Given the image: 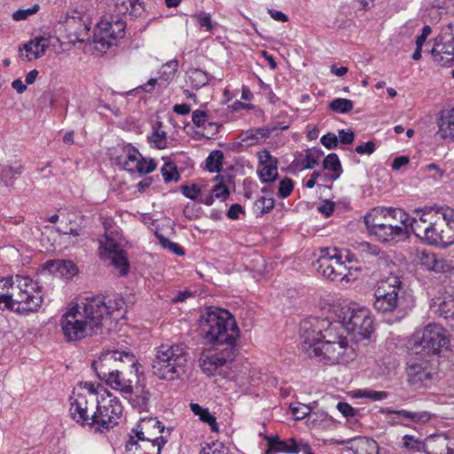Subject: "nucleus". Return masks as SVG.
I'll return each instance as SVG.
<instances>
[{"label":"nucleus","mask_w":454,"mask_h":454,"mask_svg":"<svg viewBox=\"0 0 454 454\" xmlns=\"http://www.w3.org/2000/svg\"><path fill=\"white\" fill-rule=\"evenodd\" d=\"M372 211H377L379 215L380 214L382 222L393 226L402 227L405 232V239L409 238L411 231V217L404 210L393 207H378Z\"/></svg>","instance_id":"21"},{"label":"nucleus","mask_w":454,"mask_h":454,"mask_svg":"<svg viewBox=\"0 0 454 454\" xmlns=\"http://www.w3.org/2000/svg\"><path fill=\"white\" fill-rule=\"evenodd\" d=\"M212 194L216 199L224 200L229 196V190L226 185L218 184L212 189Z\"/></svg>","instance_id":"61"},{"label":"nucleus","mask_w":454,"mask_h":454,"mask_svg":"<svg viewBox=\"0 0 454 454\" xmlns=\"http://www.w3.org/2000/svg\"><path fill=\"white\" fill-rule=\"evenodd\" d=\"M124 357L129 365L114 371L106 384L123 396H130L134 393V382L137 380L140 364L132 354L125 353Z\"/></svg>","instance_id":"15"},{"label":"nucleus","mask_w":454,"mask_h":454,"mask_svg":"<svg viewBox=\"0 0 454 454\" xmlns=\"http://www.w3.org/2000/svg\"><path fill=\"white\" fill-rule=\"evenodd\" d=\"M223 153L220 151L211 153L206 160L207 169L210 172H219L222 168Z\"/></svg>","instance_id":"47"},{"label":"nucleus","mask_w":454,"mask_h":454,"mask_svg":"<svg viewBox=\"0 0 454 454\" xmlns=\"http://www.w3.org/2000/svg\"><path fill=\"white\" fill-rule=\"evenodd\" d=\"M40 10L38 4H33L31 7L27 9H20L14 12L12 15V19L16 21L26 20L28 17L35 15Z\"/></svg>","instance_id":"52"},{"label":"nucleus","mask_w":454,"mask_h":454,"mask_svg":"<svg viewBox=\"0 0 454 454\" xmlns=\"http://www.w3.org/2000/svg\"><path fill=\"white\" fill-rule=\"evenodd\" d=\"M268 449L264 454H297L301 452L299 442L294 438L281 440L278 435L267 438Z\"/></svg>","instance_id":"27"},{"label":"nucleus","mask_w":454,"mask_h":454,"mask_svg":"<svg viewBox=\"0 0 454 454\" xmlns=\"http://www.w3.org/2000/svg\"><path fill=\"white\" fill-rule=\"evenodd\" d=\"M105 230L104 236L99 239L100 256L109 259L112 265L124 276L129 271V261L124 250L116 240L117 232L114 231V222L111 219L100 218Z\"/></svg>","instance_id":"10"},{"label":"nucleus","mask_w":454,"mask_h":454,"mask_svg":"<svg viewBox=\"0 0 454 454\" xmlns=\"http://www.w3.org/2000/svg\"><path fill=\"white\" fill-rule=\"evenodd\" d=\"M126 352L108 351L102 355L97 361H94L92 367L98 377L105 382L108 380L114 371H117L118 362H124V354Z\"/></svg>","instance_id":"19"},{"label":"nucleus","mask_w":454,"mask_h":454,"mask_svg":"<svg viewBox=\"0 0 454 454\" xmlns=\"http://www.w3.org/2000/svg\"><path fill=\"white\" fill-rule=\"evenodd\" d=\"M420 173L425 180L434 184L442 183L447 177L446 168L434 162L421 168Z\"/></svg>","instance_id":"31"},{"label":"nucleus","mask_w":454,"mask_h":454,"mask_svg":"<svg viewBox=\"0 0 454 454\" xmlns=\"http://www.w3.org/2000/svg\"><path fill=\"white\" fill-rule=\"evenodd\" d=\"M177 67L178 61L176 59L168 61L166 64L162 65L160 69V78L166 82L171 81L175 77Z\"/></svg>","instance_id":"45"},{"label":"nucleus","mask_w":454,"mask_h":454,"mask_svg":"<svg viewBox=\"0 0 454 454\" xmlns=\"http://www.w3.org/2000/svg\"><path fill=\"white\" fill-rule=\"evenodd\" d=\"M238 349L234 346H215L204 348L199 355L198 364L201 371L208 375H215L227 363L231 362Z\"/></svg>","instance_id":"14"},{"label":"nucleus","mask_w":454,"mask_h":454,"mask_svg":"<svg viewBox=\"0 0 454 454\" xmlns=\"http://www.w3.org/2000/svg\"><path fill=\"white\" fill-rule=\"evenodd\" d=\"M376 149L375 144L372 141H368L364 144L356 146V153L358 154H372Z\"/></svg>","instance_id":"62"},{"label":"nucleus","mask_w":454,"mask_h":454,"mask_svg":"<svg viewBox=\"0 0 454 454\" xmlns=\"http://www.w3.org/2000/svg\"><path fill=\"white\" fill-rule=\"evenodd\" d=\"M14 278L0 279V309H12V286Z\"/></svg>","instance_id":"36"},{"label":"nucleus","mask_w":454,"mask_h":454,"mask_svg":"<svg viewBox=\"0 0 454 454\" xmlns=\"http://www.w3.org/2000/svg\"><path fill=\"white\" fill-rule=\"evenodd\" d=\"M321 144L328 149H333L338 145L337 136L333 133H327L320 139Z\"/></svg>","instance_id":"58"},{"label":"nucleus","mask_w":454,"mask_h":454,"mask_svg":"<svg viewBox=\"0 0 454 454\" xmlns=\"http://www.w3.org/2000/svg\"><path fill=\"white\" fill-rule=\"evenodd\" d=\"M438 128L439 134L443 139L454 141V107L441 113Z\"/></svg>","instance_id":"30"},{"label":"nucleus","mask_w":454,"mask_h":454,"mask_svg":"<svg viewBox=\"0 0 454 454\" xmlns=\"http://www.w3.org/2000/svg\"><path fill=\"white\" fill-rule=\"evenodd\" d=\"M22 169H23V168L20 165L16 166V167L7 166L3 168L2 176H3V178H5V179H7V178L11 179L16 175H20L22 173Z\"/></svg>","instance_id":"60"},{"label":"nucleus","mask_w":454,"mask_h":454,"mask_svg":"<svg viewBox=\"0 0 454 454\" xmlns=\"http://www.w3.org/2000/svg\"><path fill=\"white\" fill-rule=\"evenodd\" d=\"M50 46V38L45 36H36L20 49V57L23 61H31L44 55Z\"/></svg>","instance_id":"24"},{"label":"nucleus","mask_w":454,"mask_h":454,"mask_svg":"<svg viewBox=\"0 0 454 454\" xmlns=\"http://www.w3.org/2000/svg\"><path fill=\"white\" fill-rule=\"evenodd\" d=\"M317 270L331 281H345L346 283L354 281L356 276L351 269L348 268L341 256L334 248H325L321 250V254L317 261Z\"/></svg>","instance_id":"12"},{"label":"nucleus","mask_w":454,"mask_h":454,"mask_svg":"<svg viewBox=\"0 0 454 454\" xmlns=\"http://www.w3.org/2000/svg\"><path fill=\"white\" fill-rule=\"evenodd\" d=\"M412 340L416 349L420 348L428 355L447 349L450 343L447 331L438 324H429L421 332H416Z\"/></svg>","instance_id":"13"},{"label":"nucleus","mask_w":454,"mask_h":454,"mask_svg":"<svg viewBox=\"0 0 454 454\" xmlns=\"http://www.w3.org/2000/svg\"><path fill=\"white\" fill-rule=\"evenodd\" d=\"M48 266L51 265V267L56 265V268L60 271L61 274H68L70 276H74L77 272L76 266L70 261H57L56 262H47Z\"/></svg>","instance_id":"51"},{"label":"nucleus","mask_w":454,"mask_h":454,"mask_svg":"<svg viewBox=\"0 0 454 454\" xmlns=\"http://www.w3.org/2000/svg\"><path fill=\"white\" fill-rule=\"evenodd\" d=\"M42 287L27 276L16 275L12 286V309L36 311L43 303Z\"/></svg>","instance_id":"8"},{"label":"nucleus","mask_w":454,"mask_h":454,"mask_svg":"<svg viewBox=\"0 0 454 454\" xmlns=\"http://www.w3.org/2000/svg\"><path fill=\"white\" fill-rule=\"evenodd\" d=\"M134 388L136 389L135 395L133 396L131 395L130 396L125 397L129 399V403L134 408L144 410L147 406V403L150 398V393L145 390L144 387L140 388L137 385H136Z\"/></svg>","instance_id":"40"},{"label":"nucleus","mask_w":454,"mask_h":454,"mask_svg":"<svg viewBox=\"0 0 454 454\" xmlns=\"http://www.w3.org/2000/svg\"><path fill=\"white\" fill-rule=\"evenodd\" d=\"M337 409L346 418H352L356 413V411L351 405L345 402L338 403Z\"/></svg>","instance_id":"59"},{"label":"nucleus","mask_w":454,"mask_h":454,"mask_svg":"<svg viewBox=\"0 0 454 454\" xmlns=\"http://www.w3.org/2000/svg\"><path fill=\"white\" fill-rule=\"evenodd\" d=\"M355 397L368 398L372 401H380L387 397L388 394L386 391H376L372 389H359L355 393Z\"/></svg>","instance_id":"48"},{"label":"nucleus","mask_w":454,"mask_h":454,"mask_svg":"<svg viewBox=\"0 0 454 454\" xmlns=\"http://www.w3.org/2000/svg\"><path fill=\"white\" fill-rule=\"evenodd\" d=\"M117 161L130 173L149 174L156 168L153 160L143 158L138 150L130 145L123 147V155L119 156Z\"/></svg>","instance_id":"18"},{"label":"nucleus","mask_w":454,"mask_h":454,"mask_svg":"<svg viewBox=\"0 0 454 454\" xmlns=\"http://www.w3.org/2000/svg\"><path fill=\"white\" fill-rule=\"evenodd\" d=\"M124 311V301L119 296L81 298L63 314L60 326L67 341L80 340L101 333L108 322L118 320Z\"/></svg>","instance_id":"1"},{"label":"nucleus","mask_w":454,"mask_h":454,"mask_svg":"<svg viewBox=\"0 0 454 454\" xmlns=\"http://www.w3.org/2000/svg\"><path fill=\"white\" fill-rule=\"evenodd\" d=\"M200 454H228L227 450L222 442H215L207 444L200 450Z\"/></svg>","instance_id":"55"},{"label":"nucleus","mask_w":454,"mask_h":454,"mask_svg":"<svg viewBox=\"0 0 454 454\" xmlns=\"http://www.w3.org/2000/svg\"><path fill=\"white\" fill-rule=\"evenodd\" d=\"M118 14L138 16L144 11V3L141 0H114Z\"/></svg>","instance_id":"32"},{"label":"nucleus","mask_w":454,"mask_h":454,"mask_svg":"<svg viewBox=\"0 0 454 454\" xmlns=\"http://www.w3.org/2000/svg\"><path fill=\"white\" fill-rule=\"evenodd\" d=\"M329 108L338 114H348L353 109V102L348 98H335L329 104Z\"/></svg>","instance_id":"44"},{"label":"nucleus","mask_w":454,"mask_h":454,"mask_svg":"<svg viewBox=\"0 0 454 454\" xmlns=\"http://www.w3.org/2000/svg\"><path fill=\"white\" fill-rule=\"evenodd\" d=\"M181 192L185 197L194 200L200 195V189L197 184H184L181 186Z\"/></svg>","instance_id":"57"},{"label":"nucleus","mask_w":454,"mask_h":454,"mask_svg":"<svg viewBox=\"0 0 454 454\" xmlns=\"http://www.w3.org/2000/svg\"><path fill=\"white\" fill-rule=\"evenodd\" d=\"M98 396L86 395V394L81 392H74L73 396L71 397V403H74V405H79L88 411H95L93 409L98 405Z\"/></svg>","instance_id":"38"},{"label":"nucleus","mask_w":454,"mask_h":454,"mask_svg":"<svg viewBox=\"0 0 454 454\" xmlns=\"http://www.w3.org/2000/svg\"><path fill=\"white\" fill-rule=\"evenodd\" d=\"M413 306V300L408 296L401 279L390 275L378 283L374 292V309L381 314H391L393 321L403 319Z\"/></svg>","instance_id":"3"},{"label":"nucleus","mask_w":454,"mask_h":454,"mask_svg":"<svg viewBox=\"0 0 454 454\" xmlns=\"http://www.w3.org/2000/svg\"><path fill=\"white\" fill-rule=\"evenodd\" d=\"M364 220L370 235L380 242H399L405 239V232L402 227L382 222L381 215L377 211H370L364 215Z\"/></svg>","instance_id":"17"},{"label":"nucleus","mask_w":454,"mask_h":454,"mask_svg":"<svg viewBox=\"0 0 454 454\" xmlns=\"http://www.w3.org/2000/svg\"><path fill=\"white\" fill-rule=\"evenodd\" d=\"M261 167L258 174L262 183L274 182L278 176L277 160L268 151H262L260 155Z\"/></svg>","instance_id":"29"},{"label":"nucleus","mask_w":454,"mask_h":454,"mask_svg":"<svg viewBox=\"0 0 454 454\" xmlns=\"http://www.w3.org/2000/svg\"><path fill=\"white\" fill-rule=\"evenodd\" d=\"M292 413L296 419H303L310 413V408L307 405H291Z\"/></svg>","instance_id":"63"},{"label":"nucleus","mask_w":454,"mask_h":454,"mask_svg":"<svg viewBox=\"0 0 454 454\" xmlns=\"http://www.w3.org/2000/svg\"><path fill=\"white\" fill-rule=\"evenodd\" d=\"M419 263L426 270L435 273H448L454 269L451 261L426 251L420 254Z\"/></svg>","instance_id":"25"},{"label":"nucleus","mask_w":454,"mask_h":454,"mask_svg":"<svg viewBox=\"0 0 454 454\" xmlns=\"http://www.w3.org/2000/svg\"><path fill=\"white\" fill-rule=\"evenodd\" d=\"M187 353L181 345H161L153 360V373L160 380H173L184 372Z\"/></svg>","instance_id":"6"},{"label":"nucleus","mask_w":454,"mask_h":454,"mask_svg":"<svg viewBox=\"0 0 454 454\" xmlns=\"http://www.w3.org/2000/svg\"><path fill=\"white\" fill-rule=\"evenodd\" d=\"M323 165L325 169L332 172L328 177L325 176V180L335 181L340 176L342 168L336 153L328 154L325 158Z\"/></svg>","instance_id":"37"},{"label":"nucleus","mask_w":454,"mask_h":454,"mask_svg":"<svg viewBox=\"0 0 454 454\" xmlns=\"http://www.w3.org/2000/svg\"><path fill=\"white\" fill-rule=\"evenodd\" d=\"M201 334L215 346H234L239 337V329L234 317L226 309L210 307L200 320Z\"/></svg>","instance_id":"4"},{"label":"nucleus","mask_w":454,"mask_h":454,"mask_svg":"<svg viewBox=\"0 0 454 454\" xmlns=\"http://www.w3.org/2000/svg\"><path fill=\"white\" fill-rule=\"evenodd\" d=\"M122 406L117 397H113L112 394L107 392V398L102 397L96 405L94 417H96V430L110 429L119 423V419L122 415Z\"/></svg>","instance_id":"16"},{"label":"nucleus","mask_w":454,"mask_h":454,"mask_svg":"<svg viewBox=\"0 0 454 454\" xmlns=\"http://www.w3.org/2000/svg\"><path fill=\"white\" fill-rule=\"evenodd\" d=\"M125 27L126 22L119 17H111L110 20H102L98 26L99 40L110 47L113 44L111 39L115 40L124 36Z\"/></svg>","instance_id":"22"},{"label":"nucleus","mask_w":454,"mask_h":454,"mask_svg":"<svg viewBox=\"0 0 454 454\" xmlns=\"http://www.w3.org/2000/svg\"><path fill=\"white\" fill-rule=\"evenodd\" d=\"M192 18L196 20L200 28H204L207 32H211L214 29V24L209 13L202 12L196 13Z\"/></svg>","instance_id":"53"},{"label":"nucleus","mask_w":454,"mask_h":454,"mask_svg":"<svg viewBox=\"0 0 454 454\" xmlns=\"http://www.w3.org/2000/svg\"><path fill=\"white\" fill-rule=\"evenodd\" d=\"M432 413L423 411H413L412 413V420L416 423H427L432 418Z\"/></svg>","instance_id":"64"},{"label":"nucleus","mask_w":454,"mask_h":454,"mask_svg":"<svg viewBox=\"0 0 454 454\" xmlns=\"http://www.w3.org/2000/svg\"><path fill=\"white\" fill-rule=\"evenodd\" d=\"M149 141L154 147L164 149L168 145L167 133L161 129V123H158V127L154 128L153 132L148 137Z\"/></svg>","instance_id":"42"},{"label":"nucleus","mask_w":454,"mask_h":454,"mask_svg":"<svg viewBox=\"0 0 454 454\" xmlns=\"http://www.w3.org/2000/svg\"><path fill=\"white\" fill-rule=\"evenodd\" d=\"M403 447L412 451L426 452V442H422L410 434H405L403 437Z\"/></svg>","instance_id":"46"},{"label":"nucleus","mask_w":454,"mask_h":454,"mask_svg":"<svg viewBox=\"0 0 454 454\" xmlns=\"http://www.w3.org/2000/svg\"><path fill=\"white\" fill-rule=\"evenodd\" d=\"M190 408L192 413L199 417L200 421L207 424L210 427L212 432H218L219 428L216 419L209 412L207 408H203L195 403H191Z\"/></svg>","instance_id":"35"},{"label":"nucleus","mask_w":454,"mask_h":454,"mask_svg":"<svg viewBox=\"0 0 454 454\" xmlns=\"http://www.w3.org/2000/svg\"><path fill=\"white\" fill-rule=\"evenodd\" d=\"M301 348L304 346L325 345L348 341L344 335L340 322H331L326 318H311L301 325Z\"/></svg>","instance_id":"5"},{"label":"nucleus","mask_w":454,"mask_h":454,"mask_svg":"<svg viewBox=\"0 0 454 454\" xmlns=\"http://www.w3.org/2000/svg\"><path fill=\"white\" fill-rule=\"evenodd\" d=\"M269 132L264 129H248L239 135L240 142L247 146L254 145L260 140L268 136Z\"/></svg>","instance_id":"39"},{"label":"nucleus","mask_w":454,"mask_h":454,"mask_svg":"<svg viewBox=\"0 0 454 454\" xmlns=\"http://www.w3.org/2000/svg\"><path fill=\"white\" fill-rule=\"evenodd\" d=\"M212 76L200 68H190L187 71V83L193 89L199 90L210 82Z\"/></svg>","instance_id":"34"},{"label":"nucleus","mask_w":454,"mask_h":454,"mask_svg":"<svg viewBox=\"0 0 454 454\" xmlns=\"http://www.w3.org/2000/svg\"><path fill=\"white\" fill-rule=\"evenodd\" d=\"M275 202L271 198L261 197L254 204V207L261 214H265L274 207Z\"/></svg>","instance_id":"56"},{"label":"nucleus","mask_w":454,"mask_h":454,"mask_svg":"<svg viewBox=\"0 0 454 454\" xmlns=\"http://www.w3.org/2000/svg\"><path fill=\"white\" fill-rule=\"evenodd\" d=\"M70 415L74 420L79 423L82 426H90L93 427V423H95L94 411H88L79 405H74V403H70L69 409Z\"/></svg>","instance_id":"33"},{"label":"nucleus","mask_w":454,"mask_h":454,"mask_svg":"<svg viewBox=\"0 0 454 454\" xmlns=\"http://www.w3.org/2000/svg\"><path fill=\"white\" fill-rule=\"evenodd\" d=\"M161 174L165 182H177L180 179V174L176 166L172 162H167L161 168Z\"/></svg>","instance_id":"49"},{"label":"nucleus","mask_w":454,"mask_h":454,"mask_svg":"<svg viewBox=\"0 0 454 454\" xmlns=\"http://www.w3.org/2000/svg\"><path fill=\"white\" fill-rule=\"evenodd\" d=\"M431 54L437 64L442 67L451 66L454 62V34L450 39L436 42Z\"/></svg>","instance_id":"26"},{"label":"nucleus","mask_w":454,"mask_h":454,"mask_svg":"<svg viewBox=\"0 0 454 454\" xmlns=\"http://www.w3.org/2000/svg\"><path fill=\"white\" fill-rule=\"evenodd\" d=\"M158 241L160 245L165 248L171 251L173 254L177 255H184V250L178 244L170 241L168 238L164 237L162 234H156Z\"/></svg>","instance_id":"50"},{"label":"nucleus","mask_w":454,"mask_h":454,"mask_svg":"<svg viewBox=\"0 0 454 454\" xmlns=\"http://www.w3.org/2000/svg\"><path fill=\"white\" fill-rule=\"evenodd\" d=\"M294 181L291 178L285 177L283 180L279 183V187L278 191V195L280 198H286L288 197L293 190H294Z\"/></svg>","instance_id":"54"},{"label":"nucleus","mask_w":454,"mask_h":454,"mask_svg":"<svg viewBox=\"0 0 454 454\" xmlns=\"http://www.w3.org/2000/svg\"><path fill=\"white\" fill-rule=\"evenodd\" d=\"M92 22L89 17H72L67 20V33L70 41L84 43L90 41Z\"/></svg>","instance_id":"20"},{"label":"nucleus","mask_w":454,"mask_h":454,"mask_svg":"<svg viewBox=\"0 0 454 454\" xmlns=\"http://www.w3.org/2000/svg\"><path fill=\"white\" fill-rule=\"evenodd\" d=\"M454 438L445 434L430 436L426 440L427 454H453Z\"/></svg>","instance_id":"28"},{"label":"nucleus","mask_w":454,"mask_h":454,"mask_svg":"<svg viewBox=\"0 0 454 454\" xmlns=\"http://www.w3.org/2000/svg\"><path fill=\"white\" fill-rule=\"evenodd\" d=\"M407 375L410 385L416 389L427 387L432 380V372L427 362L419 363L410 360Z\"/></svg>","instance_id":"23"},{"label":"nucleus","mask_w":454,"mask_h":454,"mask_svg":"<svg viewBox=\"0 0 454 454\" xmlns=\"http://www.w3.org/2000/svg\"><path fill=\"white\" fill-rule=\"evenodd\" d=\"M438 311L444 318H454V297L445 296L439 303Z\"/></svg>","instance_id":"43"},{"label":"nucleus","mask_w":454,"mask_h":454,"mask_svg":"<svg viewBox=\"0 0 454 454\" xmlns=\"http://www.w3.org/2000/svg\"><path fill=\"white\" fill-rule=\"evenodd\" d=\"M340 318L343 328L355 338H370L373 331V321L367 309L356 305L348 306L342 309Z\"/></svg>","instance_id":"11"},{"label":"nucleus","mask_w":454,"mask_h":454,"mask_svg":"<svg viewBox=\"0 0 454 454\" xmlns=\"http://www.w3.org/2000/svg\"><path fill=\"white\" fill-rule=\"evenodd\" d=\"M304 353L310 358L325 365L347 364L355 360L356 354L349 341L327 343L316 347L304 346Z\"/></svg>","instance_id":"9"},{"label":"nucleus","mask_w":454,"mask_h":454,"mask_svg":"<svg viewBox=\"0 0 454 454\" xmlns=\"http://www.w3.org/2000/svg\"><path fill=\"white\" fill-rule=\"evenodd\" d=\"M164 431L160 420L149 417L140 419L132 428L133 434L125 444L126 451H137L138 449L156 450V454H160L162 447L167 443L166 437L160 435Z\"/></svg>","instance_id":"7"},{"label":"nucleus","mask_w":454,"mask_h":454,"mask_svg":"<svg viewBox=\"0 0 454 454\" xmlns=\"http://www.w3.org/2000/svg\"><path fill=\"white\" fill-rule=\"evenodd\" d=\"M207 113L203 110H195L192 112V121L196 127L207 126L211 135L215 134L218 131L219 126L215 122H207Z\"/></svg>","instance_id":"41"},{"label":"nucleus","mask_w":454,"mask_h":454,"mask_svg":"<svg viewBox=\"0 0 454 454\" xmlns=\"http://www.w3.org/2000/svg\"><path fill=\"white\" fill-rule=\"evenodd\" d=\"M411 231L420 239L442 247L454 243V208H418L411 216Z\"/></svg>","instance_id":"2"}]
</instances>
